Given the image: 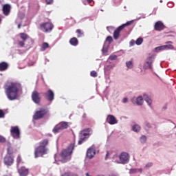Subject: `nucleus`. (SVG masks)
Wrapping results in <instances>:
<instances>
[{"instance_id":"nucleus-33","label":"nucleus","mask_w":176,"mask_h":176,"mask_svg":"<svg viewBox=\"0 0 176 176\" xmlns=\"http://www.w3.org/2000/svg\"><path fill=\"white\" fill-rule=\"evenodd\" d=\"M76 34H78V38H80L81 36H83V32L80 29H78L76 30Z\"/></svg>"},{"instance_id":"nucleus-47","label":"nucleus","mask_w":176,"mask_h":176,"mask_svg":"<svg viewBox=\"0 0 176 176\" xmlns=\"http://www.w3.org/2000/svg\"><path fill=\"white\" fill-rule=\"evenodd\" d=\"M108 69H112L113 68V66L112 65H108L107 66Z\"/></svg>"},{"instance_id":"nucleus-32","label":"nucleus","mask_w":176,"mask_h":176,"mask_svg":"<svg viewBox=\"0 0 176 176\" xmlns=\"http://www.w3.org/2000/svg\"><path fill=\"white\" fill-rule=\"evenodd\" d=\"M60 130H63L61 129V126H56L53 129V133H60Z\"/></svg>"},{"instance_id":"nucleus-49","label":"nucleus","mask_w":176,"mask_h":176,"mask_svg":"<svg viewBox=\"0 0 176 176\" xmlns=\"http://www.w3.org/2000/svg\"><path fill=\"white\" fill-rule=\"evenodd\" d=\"M108 156H109V151H107L106 159H107V157H108Z\"/></svg>"},{"instance_id":"nucleus-50","label":"nucleus","mask_w":176,"mask_h":176,"mask_svg":"<svg viewBox=\"0 0 176 176\" xmlns=\"http://www.w3.org/2000/svg\"><path fill=\"white\" fill-rule=\"evenodd\" d=\"M89 3H91L93 2V0H87Z\"/></svg>"},{"instance_id":"nucleus-55","label":"nucleus","mask_w":176,"mask_h":176,"mask_svg":"<svg viewBox=\"0 0 176 176\" xmlns=\"http://www.w3.org/2000/svg\"><path fill=\"white\" fill-rule=\"evenodd\" d=\"M32 65H34V63H33V64H32Z\"/></svg>"},{"instance_id":"nucleus-35","label":"nucleus","mask_w":176,"mask_h":176,"mask_svg":"<svg viewBox=\"0 0 176 176\" xmlns=\"http://www.w3.org/2000/svg\"><path fill=\"white\" fill-rule=\"evenodd\" d=\"M155 50H157V52L159 50H166V47H165V45H161L160 47H157L155 48Z\"/></svg>"},{"instance_id":"nucleus-48","label":"nucleus","mask_w":176,"mask_h":176,"mask_svg":"<svg viewBox=\"0 0 176 176\" xmlns=\"http://www.w3.org/2000/svg\"><path fill=\"white\" fill-rule=\"evenodd\" d=\"M112 28H113V27L111 26H107V30H108L109 31V30H112Z\"/></svg>"},{"instance_id":"nucleus-52","label":"nucleus","mask_w":176,"mask_h":176,"mask_svg":"<svg viewBox=\"0 0 176 176\" xmlns=\"http://www.w3.org/2000/svg\"><path fill=\"white\" fill-rule=\"evenodd\" d=\"M85 175H86V176H90V174H89V173H87L85 174Z\"/></svg>"},{"instance_id":"nucleus-23","label":"nucleus","mask_w":176,"mask_h":176,"mask_svg":"<svg viewBox=\"0 0 176 176\" xmlns=\"http://www.w3.org/2000/svg\"><path fill=\"white\" fill-rule=\"evenodd\" d=\"M143 98L148 105H151V104H152V100L149 98V96H148V95L144 94Z\"/></svg>"},{"instance_id":"nucleus-38","label":"nucleus","mask_w":176,"mask_h":176,"mask_svg":"<svg viewBox=\"0 0 176 176\" xmlns=\"http://www.w3.org/2000/svg\"><path fill=\"white\" fill-rule=\"evenodd\" d=\"M113 41V39L112 38V36H109L106 38V41L109 42V43H112V41Z\"/></svg>"},{"instance_id":"nucleus-7","label":"nucleus","mask_w":176,"mask_h":176,"mask_svg":"<svg viewBox=\"0 0 176 176\" xmlns=\"http://www.w3.org/2000/svg\"><path fill=\"white\" fill-rule=\"evenodd\" d=\"M40 28L43 32H50L53 30V24L50 22L44 23L40 25Z\"/></svg>"},{"instance_id":"nucleus-39","label":"nucleus","mask_w":176,"mask_h":176,"mask_svg":"<svg viewBox=\"0 0 176 176\" xmlns=\"http://www.w3.org/2000/svg\"><path fill=\"white\" fill-rule=\"evenodd\" d=\"M116 58H118V56L116 55H111L109 58V59L111 60V61H113V60H116Z\"/></svg>"},{"instance_id":"nucleus-24","label":"nucleus","mask_w":176,"mask_h":176,"mask_svg":"<svg viewBox=\"0 0 176 176\" xmlns=\"http://www.w3.org/2000/svg\"><path fill=\"white\" fill-rule=\"evenodd\" d=\"M143 103H144V98H142V96H139L136 98L137 105H142Z\"/></svg>"},{"instance_id":"nucleus-21","label":"nucleus","mask_w":176,"mask_h":176,"mask_svg":"<svg viewBox=\"0 0 176 176\" xmlns=\"http://www.w3.org/2000/svg\"><path fill=\"white\" fill-rule=\"evenodd\" d=\"M69 43L72 46H78L79 41L76 37H73L69 40Z\"/></svg>"},{"instance_id":"nucleus-51","label":"nucleus","mask_w":176,"mask_h":176,"mask_svg":"<svg viewBox=\"0 0 176 176\" xmlns=\"http://www.w3.org/2000/svg\"><path fill=\"white\" fill-rule=\"evenodd\" d=\"M18 28H19V30H20L21 28V24L18 25Z\"/></svg>"},{"instance_id":"nucleus-18","label":"nucleus","mask_w":176,"mask_h":176,"mask_svg":"<svg viewBox=\"0 0 176 176\" xmlns=\"http://www.w3.org/2000/svg\"><path fill=\"white\" fill-rule=\"evenodd\" d=\"M107 122H109V124H116L118 123V120L115 116L112 115H109L107 118Z\"/></svg>"},{"instance_id":"nucleus-34","label":"nucleus","mask_w":176,"mask_h":176,"mask_svg":"<svg viewBox=\"0 0 176 176\" xmlns=\"http://www.w3.org/2000/svg\"><path fill=\"white\" fill-rule=\"evenodd\" d=\"M126 65L127 67V68L131 69L133 68V62L132 61H128L126 63Z\"/></svg>"},{"instance_id":"nucleus-9","label":"nucleus","mask_w":176,"mask_h":176,"mask_svg":"<svg viewBox=\"0 0 176 176\" xmlns=\"http://www.w3.org/2000/svg\"><path fill=\"white\" fill-rule=\"evenodd\" d=\"M19 36L22 41H19L18 45L21 47H24V46H25V41L28 39V34L25 33H20Z\"/></svg>"},{"instance_id":"nucleus-41","label":"nucleus","mask_w":176,"mask_h":176,"mask_svg":"<svg viewBox=\"0 0 176 176\" xmlns=\"http://www.w3.org/2000/svg\"><path fill=\"white\" fill-rule=\"evenodd\" d=\"M16 163L18 166L21 163V157L20 155H18L16 158Z\"/></svg>"},{"instance_id":"nucleus-17","label":"nucleus","mask_w":176,"mask_h":176,"mask_svg":"<svg viewBox=\"0 0 176 176\" xmlns=\"http://www.w3.org/2000/svg\"><path fill=\"white\" fill-rule=\"evenodd\" d=\"M12 9V7L10 6V4H5L3 6V13L4 16H9L10 14V10Z\"/></svg>"},{"instance_id":"nucleus-22","label":"nucleus","mask_w":176,"mask_h":176,"mask_svg":"<svg viewBox=\"0 0 176 176\" xmlns=\"http://www.w3.org/2000/svg\"><path fill=\"white\" fill-rule=\"evenodd\" d=\"M39 145L43 146V148H46L47 145H49V140L45 139L43 141L40 142Z\"/></svg>"},{"instance_id":"nucleus-5","label":"nucleus","mask_w":176,"mask_h":176,"mask_svg":"<svg viewBox=\"0 0 176 176\" xmlns=\"http://www.w3.org/2000/svg\"><path fill=\"white\" fill-rule=\"evenodd\" d=\"M91 129L90 128H86L83 129L79 134V140H78V145H82L85 141H86V137L87 135H90V132Z\"/></svg>"},{"instance_id":"nucleus-43","label":"nucleus","mask_w":176,"mask_h":176,"mask_svg":"<svg viewBox=\"0 0 176 176\" xmlns=\"http://www.w3.org/2000/svg\"><path fill=\"white\" fill-rule=\"evenodd\" d=\"M0 142H6V139L3 136H0Z\"/></svg>"},{"instance_id":"nucleus-6","label":"nucleus","mask_w":176,"mask_h":176,"mask_svg":"<svg viewBox=\"0 0 176 176\" xmlns=\"http://www.w3.org/2000/svg\"><path fill=\"white\" fill-rule=\"evenodd\" d=\"M10 135L14 140L20 138V129L18 126H11Z\"/></svg>"},{"instance_id":"nucleus-11","label":"nucleus","mask_w":176,"mask_h":176,"mask_svg":"<svg viewBox=\"0 0 176 176\" xmlns=\"http://www.w3.org/2000/svg\"><path fill=\"white\" fill-rule=\"evenodd\" d=\"M32 99L35 104H39L41 100L40 94L37 91H34L32 94Z\"/></svg>"},{"instance_id":"nucleus-12","label":"nucleus","mask_w":176,"mask_h":176,"mask_svg":"<svg viewBox=\"0 0 176 176\" xmlns=\"http://www.w3.org/2000/svg\"><path fill=\"white\" fill-rule=\"evenodd\" d=\"M14 163V157L6 155L4 157V164L12 166Z\"/></svg>"},{"instance_id":"nucleus-36","label":"nucleus","mask_w":176,"mask_h":176,"mask_svg":"<svg viewBox=\"0 0 176 176\" xmlns=\"http://www.w3.org/2000/svg\"><path fill=\"white\" fill-rule=\"evenodd\" d=\"M90 75H91V76H92V78H97V76H98L97 72H96V71L91 72Z\"/></svg>"},{"instance_id":"nucleus-45","label":"nucleus","mask_w":176,"mask_h":176,"mask_svg":"<svg viewBox=\"0 0 176 176\" xmlns=\"http://www.w3.org/2000/svg\"><path fill=\"white\" fill-rule=\"evenodd\" d=\"M134 45H135V41L131 40L130 41V46H134Z\"/></svg>"},{"instance_id":"nucleus-14","label":"nucleus","mask_w":176,"mask_h":176,"mask_svg":"<svg viewBox=\"0 0 176 176\" xmlns=\"http://www.w3.org/2000/svg\"><path fill=\"white\" fill-rule=\"evenodd\" d=\"M154 60H155V55L148 56L146 59L145 66L146 67V68H148V69H152V64H153Z\"/></svg>"},{"instance_id":"nucleus-44","label":"nucleus","mask_w":176,"mask_h":176,"mask_svg":"<svg viewBox=\"0 0 176 176\" xmlns=\"http://www.w3.org/2000/svg\"><path fill=\"white\" fill-rule=\"evenodd\" d=\"M47 5H52L53 3V0H45Z\"/></svg>"},{"instance_id":"nucleus-1","label":"nucleus","mask_w":176,"mask_h":176,"mask_svg":"<svg viewBox=\"0 0 176 176\" xmlns=\"http://www.w3.org/2000/svg\"><path fill=\"white\" fill-rule=\"evenodd\" d=\"M20 91H23V87L19 82H10L6 87V94L10 101L17 100Z\"/></svg>"},{"instance_id":"nucleus-15","label":"nucleus","mask_w":176,"mask_h":176,"mask_svg":"<svg viewBox=\"0 0 176 176\" xmlns=\"http://www.w3.org/2000/svg\"><path fill=\"white\" fill-rule=\"evenodd\" d=\"M18 173L20 176H27L30 174V169L27 168L25 166H21L18 168Z\"/></svg>"},{"instance_id":"nucleus-42","label":"nucleus","mask_w":176,"mask_h":176,"mask_svg":"<svg viewBox=\"0 0 176 176\" xmlns=\"http://www.w3.org/2000/svg\"><path fill=\"white\" fill-rule=\"evenodd\" d=\"M0 118H5V113L1 109H0Z\"/></svg>"},{"instance_id":"nucleus-31","label":"nucleus","mask_w":176,"mask_h":176,"mask_svg":"<svg viewBox=\"0 0 176 176\" xmlns=\"http://www.w3.org/2000/svg\"><path fill=\"white\" fill-rule=\"evenodd\" d=\"M165 50H173L174 49V46L173 45H165Z\"/></svg>"},{"instance_id":"nucleus-19","label":"nucleus","mask_w":176,"mask_h":176,"mask_svg":"<svg viewBox=\"0 0 176 176\" xmlns=\"http://www.w3.org/2000/svg\"><path fill=\"white\" fill-rule=\"evenodd\" d=\"M163 30H164V25L163 24V23H162V21H157L155 24V31H162Z\"/></svg>"},{"instance_id":"nucleus-13","label":"nucleus","mask_w":176,"mask_h":176,"mask_svg":"<svg viewBox=\"0 0 176 176\" xmlns=\"http://www.w3.org/2000/svg\"><path fill=\"white\" fill-rule=\"evenodd\" d=\"M94 155H96V146L92 145L87 151V157L93 159Z\"/></svg>"},{"instance_id":"nucleus-27","label":"nucleus","mask_w":176,"mask_h":176,"mask_svg":"<svg viewBox=\"0 0 176 176\" xmlns=\"http://www.w3.org/2000/svg\"><path fill=\"white\" fill-rule=\"evenodd\" d=\"M7 155L8 156H11V155H13V148H12L10 146H8V147Z\"/></svg>"},{"instance_id":"nucleus-8","label":"nucleus","mask_w":176,"mask_h":176,"mask_svg":"<svg viewBox=\"0 0 176 176\" xmlns=\"http://www.w3.org/2000/svg\"><path fill=\"white\" fill-rule=\"evenodd\" d=\"M46 152H47V148L39 145L35 148L34 156L36 158L39 157V155H46Z\"/></svg>"},{"instance_id":"nucleus-2","label":"nucleus","mask_w":176,"mask_h":176,"mask_svg":"<svg viewBox=\"0 0 176 176\" xmlns=\"http://www.w3.org/2000/svg\"><path fill=\"white\" fill-rule=\"evenodd\" d=\"M75 149V144H71L67 148L63 149L59 157H55L56 160L61 162V163H67L72 159V153Z\"/></svg>"},{"instance_id":"nucleus-25","label":"nucleus","mask_w":176,"mask_h":176,"mask_svg":"<svg viewBox=\"0 0 176 176\" xmlns=\"http://www.w3.org/2000/svg\"><path fill=\"white\" fill-rule=\"evenodd\" d=\"M137 173H142V168H132L130 170L131 174H136Z\"/></svg>"},{"instance_id":"nucleus-54","label":"nucleus","mask_w":176,"mask_h":176,"mask_svg":"<svg viewBox=\"0 0 176 176\" xmlns=\"http://www.w3.org/2000/svg\"><path fill=\"white\" fill-rule=\"evenodd\" d=\"M0 21H2V19H1V17H0Z\"/></svg>"},{"instance_id":"nucleus-53","label":"nucleus","mask_w":176,"mask_h":176,"mask_svg":"<svg viewBox=\"0 0 176 176\" xmlns=\"http://www.w3.org/2000/svg\"><path fill=\"white\" fill-rule=\"evenodd\" d=\"M83 118H86V114H84V115H83Z\"/></svg>"},{"instance_id":"nucleus-28","label":"nucleus","mask_w":176,"mask_h":176,"mask_svg":"<svg viewBox=\"0 0 176 176\" xmlns=\"http://www.w3.org/2000/svg\"><path fill=\"white\" fill-rule=\"evenodd\" d=\"M60 127V129H62V130L68 129V123L67 122H61Z\"/></svg>"},{"instance_id":"nucleus-30","label":"nucleus","mask_w":176,"mask_h":176,"mask_svg":"<svg viewBox=\"0 0 176 176\" xmlns=\"http://www.w3.org/2000/svg\"><path fill=\"white\" fill-rule=\"evenodd\" d=\"M143 42L144 39L140 37L135 41V44L138 45V46H139V45H141Z\"/></svg>"},{"instance_id":"nucleus-37","label":"nucleus","mask_w":176,"mask_h":176,"mask_svg":"<svg viewBox=\"0 0 176 176\" xmlns=\"http://www.w3.org/2000/svg\"><path fill=\"white\" fill-rule=\"evenodd\" d=\"M140 141L142 142V144H145V142H146V136L143 135L140 138Z\"/></svg>"},{"instance_id":"nucleus-29","label":"nucleus","mask_w":176,"mask_h":176,"mask_svg":"<svg viewBox=\"0 0 176 176\" xmlns=\"http://www.w3.org/2000/svg\"><path fill=\"white\" fill-rule=\"evenodd\" d=\"M47 47H49V43H43L42 45L41 51L45 52V50H46V49H47Z\"/></svg>"},{"instance_id":"nucleus-10","label":"nucleus","mask_w":176,"mask_h":176,"mask_svg":"<svg viewBox=\"0 0 176 176\" xmlns=\"http://www.w3.org/2000/svg\"><path fill=\"white\" fill-rule=\"evenodd\" d=\"M129 153L126 152L122 153L119 156L120 161L122 164H126L129 163Z\"/></svg>"},{"instance_id":"nucleus-40","label":"nucleus","mask_w":176,"mask_h":176,"mask_svg":"<svg viewBox=\"0 0 176 176\" xmlns=\"http://www.w3.org/2000/svg\"><path fill=\"white\" fill-rule=\"evenodd\" d=\"M153 166L152 162H148L145 165V168H149Z\"/></svg>"},{"instance_id":"nucleus-20","label":"nucleus","mask_w":176,"mask_h":176,"mask_svg":"<svg viewBox=\"0 0 176 176\" xmlns=\"http://www.w3.org/2000/svg\"><path fill=\"white\" fill-rule=\"evenodd\" d=\"M9 68V65L6 62H1L0 63V71L3 72L6 71Z\"/></svg>"},{"instance_id":"nucleus-3","label":"nucleus","mask_w":176,"mask_h":176,"mask_svg":"<svg viewBox=\"0 0 176 176\" xmlns=\"http://www.w3.org/2000/svg\"><path fill=\"white\" fill-rule=\"evenodd\" d=\"M133 23H134V20H132V21H129L126 22V23H124L122 25L119 26L113 32V38L116 41H118V39H119V38L120 36V32H122V31H123V30H124V28H126V27H129V26L131 25V24H133Z\"/></svg>"},{"instance_id":"nucleus-16","label":"nucleus","mask_w":176,"mask_h":176,"mask_svg":"<svg viewBox=\"0 0 176 176\" xmlns=\"http://www.w3.org/2000/svg\"><path fill=\"white\" fill-rule=\"evenodd\" d=\"M44 96L48 101H53L54 100V92L52 89H49L47 92L44 93Z\"/></svg>"},{"instance_id":"nucleus-4","label":"nucleus","mask_w":176,"mask_h":176,"mask_svg":"<svg viewBox=\"0 0 176 176\" xmlns=\"http://www.w3.org/2000/svg\"><path fill=\"white\" fill-rule=\"evenodd\" d=\"M47 113H49V109L41 108L38 111H35L33 116V119H34V120H39V119L45 118Z\"/></svg>"},{"instance_id":"nucleus-46","label":"nucleus","mask_w":176,"mask_h":176,"mask_svg":"<svg viewBox=\"0 0 176 176\" xmlns=\"http://www.w3.org/2000/svg\"><path fill=\"white\" fill-rule=\"evenodd\" d=\"M122 102H124V104H126V102H127V98H124L122 100Z\"/></svg>"},{"instance_id":"nucleus-26","label":"nucleus","mask_w":176,"mask_h":176,"mask_svg":"<svg viewBox=\"0 0 176 176\" xmlns=\"http://www.w3.org/2000/svg\"><path fill=\"white\" fill-rule=\"evenodd\" d=\"M133 131H135V133H138V131H140V130H141V126H140V125L138 124H135L133 126Z\"/></svg>"}]
</instances>
